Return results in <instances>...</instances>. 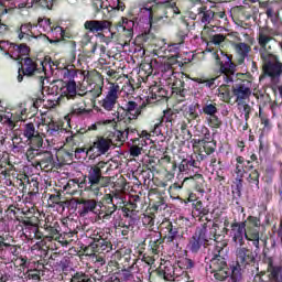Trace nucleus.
Segmentation results:
<instances>
[{"label":"nucleus","mask_w":282,"mask_h":282,"mask_svg":"<svg viewBox=\"0 0 282 282\" xmlns=\"http://www.w3.org/2000/svg\"><path fill=\"white\" fill-rule=\"evenodd\" d=\"M76 76H78V69H76L75 65H68L63 69L64 80H68V83H69L72 80H74V78H76Z\"/></svg>","instance_id":"nucleus-59"},{"label":"nucleus","mask_w":282,"mask_h":282,"mask_svg":"<svg viewBox=\"0 0 282 282\" xmlns=\"http://www.w3.org/2000/svg\"><path fill=\"white\" fill-rule=\"evenodd\" d=\"M234 47L238 54L237 64L243 65V63H246V58H248V54H250L252 47H250L249 44L243 43V42L236 43L234 45Z\"/></svg>","instance_id":"nucleus-44"},{"label":"nucleus","mask_w":282,"mask_h":282,"mask_svg":"<svg viewBox=\"0 0 282 282\" xmlns=\"http://www.w3.org/2000/svg\"><path fill=\"white\" fill-rule=\"evenodd\" d=\"M270 41H274V37H272V35H270V30H268V28L260 29L259 33H258V43H259L260 47L265 50L268 47V43H270Z\"/></svg>","instance_id":"nucleus-49"},{"label":"nucleus","mask_w":282,"mask_h":282,"mask_svg":"<svg viewBox=\"0 0 282 282\" xmlns=\"http://www.w3.org/2000/svg\"><path fill=\"white\" fill-rule=\"evenodd\" d=\"M1 52H6L7 56H10L13 61H20L21 67L18 69V83H23V76H28L29 78L32 76L39 77V85L42 89L45 87V79L47 78V74L45 73V65L47 62H41V67L39 68V64L36 61L30 56V52L32 50L25 43H12V42H1L0 43Z\"/></svg>","instance_id":"nucleus-4"},{"label":"nucleus","mask_w":282,"mask_h":282,"mask_svg":"<svg viewBox=\"0 0 282 282\" xmlns=\"http://www.w3.org/2000/svg\"><path fill=\"white\" fill-rule=\"evenodd\" d=\"M203 113L204 116L210 117L219 113V108H217V102L214 101H207L203 106Z\"/></svg>","instance_id":"nucleus-58"},{"label":"nucleus","mask_w":282,"mask_h":282,"mask_svg":"<svg viewBox=\"0 0 282 282\" xmlns=\"http://www.w3.org/2000/svg\"><path fill=\"white\" fill-rule=\"evenodd\" d=\"M20 186H22V193H25L30 197H35V195H39V181L32 178L31 181H28V183H23V181H20Z\"/></svg>","instance_id":"nucleus-46"},{"label":"nucleus","mask_w":282,"mask_h":282,"mask_svg":"<svg viewBox=\"0 0 282 282\" xmlns=\"http://www.w3.org/2000/svg\"><path fill=\"white\" fill-rule=\"evenodd\" d=\"M113 131L109 132L108 137H97V139L89 147V153H93V159L100 155H105L109 152V149L116 144V142H124L129 138L128 132L121 131L120 128L112 124Z\"/></svg>","instance_id":"nucleus-13"},{"label":"nucleus","mask_w":282,"mask_h":282,"mask_svg":"<svg viewBox=\"0 0 282 282\" xmlns=\"http://www.w3.org/2000/svg\"><path fill=\"white\" fill-rule=\"evenodd\" d=\"M217 65L220 66V72L226 76V83H234L231 86V96L235 98L237 105H246L252 96V80L254 78L250 73H237L235 77V64L232 63V55L225 54L226 61H221L217 51H214Z\"/></svg>","instance_id":"nucleus-5"},{"label":"nucleus","mask_w":282,"mask_h":282,"mask_svg":"<svg viewBox=\"0 0 282 282\" xmlns=\"http://www.w3.org/2000/svg\"><path fill=\"white\" fill-rule=\"evenodd\" d=\"M88 85V91L86 94H91L93 98H100L102 96V87H105V77L94 69L89 70L86 76H84Z\"/></svg>","instance_id":"nucleus-17"},{"label":"nucleus","mask_w":282,"mask_h":282,"mask_svg":"<svg viewBox=\"0 0 282 282\" xmlns=\"http://www.w3.org/2000/svg\"><path fill=\"white\" fill-rule=\"evenodd\" d=\"M116 210H118V206H116L113 203L108 205H102V203H99L97 207L98 219H102V221H109V219H111V215H113Z\"/></svg>","instance_id":"nucleus-43"},{"label":"nucleus","mask_w":282,"mask_h":282,"mask_svg":"<svg viewBox=\"0 0 282 282\" xmlns=\"http://www.w3.org/2000/svg\"><path fill=\"white\" fill-rule=\"evenodd\" d=\"M61 97L68 100H76V98H83V94L76 90V80L67 82L66 85L61 88Z\"/></svg>","instance_id":"nucleus-41"},{"label":"nucleus","mask_w":282,"mask_h":282,"mask_svg":"<svg viewBox=\"0 0 282 282\" xmlns=\"http://www.w3.org/2000/svg\"><path fill=\"white\" fill-rule=\"evenodd\" d=\"M37 25H40V28H43V32H46L47 34H50V32H52L53 30L61 29V26L54 25V23H52V20L47 18L39 19Z\"/></svg>","instance_id":"nucleus-56"},{"label":"nucleus","mask_w":282,"mask_h":282,"mask_svg":"<svg viewBox=\"0 0 282 282\" xmlns=\"http://www.w3.org/2000/svg\"><path fill=\"white\" fill-rule=\"evenodd\" d=\"M264 263L268 265V272H270L271 282H282V265H274L272 257L263 252Z\"/></svg>","instance_id":"nucleus-31"},{"label":"nucleus","mask_w":282,"mask_h":282,"mask_svg":"<svg viewBox=\"0 0 282 282\" xmlns=\"http://www.w3.org/2000/svg\"><path fill=\"white\" fill-rule=\"evenodd\" d=\"M187 184H186V178H184L182 181V183H173L170 187H169V195L171 197V199H180L182 200V188H186Z\"/></svg>","instance_id":"nucleus-47"},{"label":"nucleus","mask_w":282,"mask_h":282,"mask_svg":"<svg viewBox=\"0 0 282 282\" xmlns=\"http://www.w3.org/2000/svg\"><path fill=\"white\" fill-rule=\"evenodd\" d=\"M21 246L17 245V240L10 232L1 231L0 232V254H3V252H8L9 254H12L13 257H19Z\"/></svg>","instance_id":"nucleus-22"},{"label":"nucleus","mask_w":282,"mask_h":282,"mask_svg":"<svg viewBox=\"0 0 282 282\" xmlns=\"http://www.w3.org/2000/svg\"><path fill=\"white\" fill-rule=\"evenodd\" d=\"M164 85L172 89V94L176 95V100H178V102H184V100H186V95L188 94L186 83H184L183 79L177 78V75L170 77L166 82H164Z\"/></svg>","instance_id":"nucleus-25"},{"label":"nucleus","mask_w":282,"mask_h":282,"mask_svg":"<svg viewBox=\"0 0 282 282\" xmlns=\"http://www.w3.org/2000/svg\"><path fill=\"white\" fill-rule=\"evenodd\" d=\"M197 109H199V104H192L184 111V118L187 120V122H193V120H199V112H197Z\"/></svg>","instance_id":"nucleus-52"},{"label":"nucleus","mask_w":282,"mask_h":282,"mask_svg":"<svg viewBox=\"0 0 282 282\" xmlns=\"http://www.w3.org/2000/svg\"><path fill=\"white\" fill-rule=\"evenodd\" d=\"M205 120L207 122V126L210 129H221V127L224 124V121L217 115H212L209 117H206Z\"/></svg>","instance_id":"nucleus-57"},{"label":"nucleus","mask_w":282,"mask_h":282,"mask_svg":"<svg viewBox=\"0 0 282 282\" xmlns=\"http://www.w3.org/2000/svg\"><path fill=\"white\" fill-rule=\"evenodd\" d=\"M188 159L192 173H194V175H199V173H202V163L206 162L207 155H204L202 150H198L197 153L188 156Z\"/></svg>","instance_id":"nucleus-39"},{"label":"nucleus","mask_w":282,"mask_h":282,"mask_svg":"<svg viewBox=\"0 0 282 282\" xmlns=\"http://www.w3.org/2000/svg\"><path fill=\"white\" fill-rule=\"evenodd\" d=\"M120 91H122L120 86L118 84L111 83L108 87L105 98L99 101L101 109L105 111H113V109H116V105H118Z\"/></svg>","instance_id":"nucleus-20"},{"label":"nucleus","mask_w":282,"mask_h":282,"mask_svg":"<svg viewBox=\"0 0 282 282\" xmlns=\"http://www.w3.org/2000/svg\"><path fill=\"white\" fill-rule=\"evenodd\" d=\"M99 202L94 198H76L75 210L80 217H88L90 213L98 215Z\"/></svg>","instance_id":"nucleus-21"},{"label":"nucleus","mask_w":282,"mask_h":282,"mask_svg":"<svg viewBox=\"0 0 282 282\" xmlns=\"http://www.w3.org/2000/svg\"><path fill=\"white\" fill-rule=\"evenodd\" d=\"M256 164H259V156L256 153H252L249 156V160L239 155L236 158V167L234 173L236 175L234 184L235 187L232 188V202L236 200L237 206H239V199H241V191H243V177L247 176V182L249 186L254 187L256 191H259L260 177L261 173L259 170L254 169Z\"/></svg>","instance_id":"nucleus-7"},{"label":"nucleus","mask_w":282,"mask_h":282,"mask_svg":"<svg viewBox=\"0 0 282 282\" xmlns=\"http://www.w3.org/2000/svg\"><path fill=\"white\" fill-rule=\"evenodd\" d=\"M192 214L193 217H196L198 221H206L205 224H210V218L208 215L210 214V208L208 206H204V202L197 200L192 204Z\"/></svg>","instance_id":"nucleus-30"},{"label":"nucleus","mask_w":282,"mask_h":282,"mask_svg":"<svg viewBox=\"0 0 282 282\" xmlns=\"http://www.w3.org/2000/svg\"><path fill=\"white\" fill-rule=\"evenodd\" d=\"M161 78L166 83V80H170V78H173V76H177V73L173 69V64L165 63L161 66Z\"/></svg>","instance_id":"nucleus-54"},{"label":"nucleus","mask_w":282,"mask_h":282,"mask_svg":"<svg viewBox=\"0 0 282 282\" xmlns=\"http://www.w3.org/2000/svg\"><path fill=\"white\" fill-rule=\"evenodd\" d=\"M34 28H36L35 24L32 23H23L20 26L15 29V34L18 35L19 41H32V39H39V35L34 33Z\"/></svg>","instance_id":"nucleus-32"},{"label":"nucleus","mask_w":282,"mask_h":282,"mask_svg":"<svg viewBox=\"0 0 282 282\" xmlns=\"http://www.w3.org/2000/svg\"><path fill=\"white\" fill-rule=\"evenodd\" d=\"M47 269V260L45 258L31 259L29 260V264L26 271L24 272V278L29 281H40L42 276H45V271Z\"/></svg>","instance_id":"nucleus-16"},{"label":"nucleus","mask_w":282,"mask_h":282,"mask_svg":"<svg viewBox=\"0 0 282 282\" xmlns=\"http://www.w3.org/2000/svg\"><path fill=\"white\" fill-rule=\"evenodd\" d=\"M35 165L40 166V169H43L44 171H52L54 167V155L50 151L42 150V153L35 161Z\"/></svg>","instance_id":"nucleus-40"},{"label":"nucleus","mask_w":282,"mask_h":282,"mask_svg":"<svg viewBox=\"0 0 282 282\" xmlns=\"http://www.w3.org/2000/svg\"><path fill=\"white\" fill-rule=\"evenodd\" d=\"M91 110L87 109V106L84 104V106L80 102L74 104L70 107L69 113L65 116V120L70 127L72 118H83V116H89Z\"/></svg>","instance_id":"nucleus-35"},{"label":"nucleus","mask_w":282,"mask_h":282,"mask_svg":"<svg viewBox=\"0 0 282 282\" xmlns=\"http://www.w3.org/2000/svg\"><path fill=\"white\" fill-rule=\"evenodd\" d=\"M162 122H165V124H171V127L177 124V122H180V111L171 108L164 110L161 120L153 126L151 131L152 135H160L162 133Z\"/></svg>","instance_id":"nucleus-24"},{"label":"nucleus","mask_w":282,"mask_h":282,"mask_svg":"<svg viewBox=\"0 0 282 282\" xmlns=\"http://www.w3.org/2000/svg\"><path fill=\"white\" fill-rule=\"evenodd\" d=\"M58 248H69L68 241L65 238V234L58 232L57 236L48 242L47 247L45 248L46 252L47 250H58Z\"/></svg>","instance_id":"nucleus-45"},{"label":"nucleus","mask_w":282,"mask_h":282,"mask_svg":"<svg viewBox=\"0 0 282 282\" xmlns=\"http://www.w3.org/2000/svg\"><path fill=\"white\" fill-rule=\"evenodd\" d=\"M142 83L144 84L142 94L143 102L142 107H151L155 102H160L162 98H166V90L161 86H158L155 82V75H153V58L151 56H145L142 63Z\"/></svg>","instance_id":"nucleus-9"},{"label":"nucleus","mask_w":282,"mask_h":282,"mask_svg":"<svg viewBox=\"0 0 282 282\" xmlns=\"http://www.w3.org/2000/svg\"><path fill=\"white\" fill-rule=\"evenodd\" d=\"M160 229L161 232H165L163 240L160 239V236L154 234L153 237L144 239L142 246H147V242L149 241V250L152 254H160L162 251V243H167L177 250V248H180V242H177V239H180V228L175 227L173 221L167 219L161 223Z\"/></svg>","instance_id":"nucleus-11"},{"label":"nucleus","mask_w":282,"mask_h":282,"mask_svg":"<svg viewBox=\"0 0 282 282\" xmlns=\"http://www.w3.org/2000/svg\"><path fill=\"white\" fill-rule=\"evenodd\" d=\"M22 224L25 226L24 235L26 238L47 241V239H45V231H41V228H39L32 220H23Z\"/></svg>","instance_id":"nucleus-29"},{"label":"nucleus","mask_w":282,"mask_h":282,"mask_svg":"<svg viewBox=\"0 0 282 282\" xmlns=\"http://www.w3.org/2000/svg\"><path fill=\"white\" fill-rule=\"evenodd\" d=\"M221 21L224 25L228 23V15H226V11H214V28H219L221 25Z\"/></svg>","instance_id":"nucleus-61"},{"label":"nucleus","mask_w":282,"mask_h":282,"mask_svg":"<svg viewBox=\"0 0 282 282\" xmlns=\"http://www.w3.org/2000/svg\"><path fill=\"white\" fill-rule=\"evenodd\" d=\"M236 265H234L231 269L229 282H243V273H241V268L254 264V261H257V254H254V251L251 249L240 247L236 250Z\"/></svg>","instance_id":"nucleus-14"},{"label":"nucleus","mask_w":282,"mask_h":282,"mask_svg":"<svg viewBox=\"0 0 282 282\" xmlns=\"http://www.w3.org/2000/svg\"><path fill=\"white\" fill-rule=\"evenodd\" d=\"M194 83L198 85H205L208 89H216L217 88V77L208 78L206 76L196 77L194 78Z\"/></svg>","instance_id":"nucleus-55"},{"label":"nucleus","mask_w":282,"mask_h":282,"mask_svg":"<svg viewBox=\"0 0 282 282\" xmlns=\"http://www.w3.org/2000/svg\"><path fill=\"white\" fill-rule=\"evenodd\" d=\"M180 173H184L185 175H191L193 171L191 170V161L188 158L183 159L177 166Z\"/></svg>","instance_id":"nucleus-64"},{"label":"nucleus","mask_w":282,"mask_h":282,"mask_svg":"<svg viewBox=\"0 0 282 282\" xmlns=\"http://www.w3.org/2000/svg\"><path fill=\"white\" fill-rule=\"evenodd\" d=\"M131 254L124 252L123 249L117 250L108 262V268H115V274L119 281L142 282V273H140V259H135L130 267Z\"/></svg>","instance_id":"nucleus-8"},{"label":"nucleus","mask_w":282,"mask_h":282,"mask_svg":"<svg viewBox=\"0 0 282 282\" xmlns=\"http://www.w3.org/2000/svg\"><path fill=\"white\" fill-rule=\"evenodd\" d=\"M246 224L247 221H237L236 219L230 225V237L236 246H243L246 241Z\"/></svg>","instance_id":"nucleus-28"},{"label":"nucleus","mask_w":282,"mask_h":282,"mask_svg":"<svg viewBox=\"0 0 282 282\" xmlns=\"http://www.w3.org/2000/svg\"><path fill=\"white\" fill-rule=\"evenodd\" d=\"M62 197L61 192L51 194L47 199L48 208H56V206H58L62 210H65V202L62 200Z\"/></svg>","instance_id":"nucleus-50"},{"label":"nucleus","mask_w":282,"mask_h":282,"mask_svg":"<svg viewBox=\"0 0 282 282\" xmlns=\"http://www.w3.org/2000/svg\"><path fill=\"white\" fill-rule=\"evenodd\" d=\"M21 212L20 208H18L17 205H9L8 208L6 209V215L8 219L11 220H19V213Z\"/></svg>","instance_id":"nucleus-63"},{"label":"nucleus","mask_w":282,"mask_h":282,"mask_svg":"<svg viewBox=\"0 0 282 282\" xmlns=\"http://www.w3.org/2000/svg\"><path fill=\"white\" fill-rule=\"evenodd\" d=\"M44 141H31L28 142V149L25 152V158L28 162H36L43 152Z\"/></svg>","instance_id":"nucleus-33"},{"label":"nucleus","mask_w":282,"mask_h":282,"mask_svg":"<svg viewBox=\"0 0 282 282\" xmlns=\"http://www.w3.org/2000/svg\"><path fill=\"white\" fill-rule=\"evenodd\" d=\"M202 151V153H205L204 155H213L217 151V141L215 139H212V141H205L204 143H198Z\"/></svg>","instance_id":"nucleus-51"},{"label":"nucleus","mask_w":282,"mask_h":282,"mask_svg":"<svg viewBox=\"0 0 282 282\" xmlns=\"http://www.w3.org/2000/svg\"><path fill=\"white\" fill-rule=\"evenodd\" d=\"M177 268L170 260L163 261L158 270L159 276H163L165 281H173Z\"/></svg>","instance_id":"nucleus-38"},{"label":"nucleus","mask_w":282,"mask_h":282,"mask_svg":"<svg viewBox=\"0 0 282 282\" xmlns=\"http://www.w3.org/2000/svg\"><path fill=\"white\" fill-rule=\"evenodd\" d=\"M196 17L204 25V32H215V10L202 6L198 8Z\"/></svg>","instance_id":"nucleus-26"},{"label":"nucleus","mask_w":282,"mask_h":282,"mask_svg":"<svg viewBox=\"0 0 282 282\" xmlns=\"http://www.w3.org/2000/svg\"><path fill=\"white\" fill-rule=\"evenodd\" d=\"M69 282H91V274H87L83 271H77L72 275Z\"/></svg>","instance_id":"nucleus-62"},{"label":"nucleus","mask_w":282,"mask_h":282,"mask_svg":"<svg viewBox=\"0 0 282 282\" xmlns=\"http://www.w3.org/2000/svg\"><path fill=\"white\" fill-rule=\"evenodd\" d=\"M217 230H219V225L217 223H213L212 226L208 225V223L198 225L192 237L188 239L187 250L192 252V254H199L202 248H208L212 241L219 243Z\"/></svg>","instance_id":"nucleus-10"},{"label":"nucleus","mask_w":282,"mask_h":282,"mask_svg":"<svg viewBox=\"0 0 282 282\" xmlns=\"http://www.w3.org/2000/svg\"><path fill=\"white\" fill-rule=\"evenodd\" d=\"M185 182L187 185L193 186L194 191H196L197 193H200L202 195L206 193V189H205L206 180H204V175L194 174L191 177H185Z\"/></svg>","instance_id":"nucleus-42"},{"label":"nucleus","mask_w":282,"mask_h":282,"mask_svg":"<svg viewBox=\"0 0 282 282\" xmlns=\"http://www.w3.org/2000/svg\"><path fill=\"white\" fill-rule=\"evenodd\" d=\"M37 129L41 131L42 138H51V140L58 138L63 133L61 124L52 119L50 121L42 119V122L37 124Z\"/></svg>","instance_id":"nucleus-27"},{"label":"nucleus","mask_w":282,"mask_h":282,"mask_svg":"<svg viewBox=\"0 0 282 282\" xmlns=\"http://www.w3.org/2000/svg\"><path fill=\"white\" fill-rule=\"evenodd\" d=\"M22 134L26 138V142H43L41 130H36V126L32 122L24 124Z\"/></svg>","instance_id":"nucleus-36"},{"label":"nucleus","mask_w":282,"mask_h":282,"mask_svg":"<svg viewBox=\"0 0 282 282\" xmlns=\"http://www.w3.org/2000/svg\"><path fill=\"white\" fill-rule=\"evenodd\" d=\"M142 262L145 263V265H143V271L148 272L149 281H150L151 274H153V270L151 271V265H153L155 263V258H153V256H147L144 253L142 257Z\"/></svg>","instance_id":"nucleus-60"},{"label":"nucleus","mask_w":282,"mask_h":282,"mask_svg":"<svg viewBox=\"0 0 282 282\" xmlns=\"http://www.w3.org/2000/svg\"><path fill=\"white\" fill-rule=\"evenodd\" d=\"M98 124H100V122L94 123L88 128H79L76 132H72V134L66 138L65 147H78L82 142H85L86 138H89L90 131H98Z\"/></svg>","instance_id":"nucleus-23"},{"label":"nucleus","mask_w":282,"mask_h":282,"mask_svg":"<svg viewBox=\"0 0 282 282\" xmlns=\"http://www.w3.org/2000/svg\"><path fill=\"white\" fill-rule=\"evenodd\" d=\"M84 28L90 34H100L109 29V22L107 20H87Z\"/></svg>","instance_id":"nucleus-34"},{"label":"nucleus","mask_w":282,"mask_h":282,"mask_svg":"<svg viewBox=\"0 0 282 282\" xmlns=\"http://www.w3.org/2000/svg\"><path fill=\"white\" fill-rule=\"evenodd\" d=\"M140 87H142V76L140 73L135 77H130L121 87V93L124 98H128L124 106H121L116 111V119L105 120L104 124H115L117 129H120L123 133H135V128L131 127L134 120H138L142 115V96L137 95L140 91Z\"/></svg>","instance_id":"nucleus-2"},{"label":"nucleus","mask_w":282,"mask_h":282,"mask_svg":"<svg viewBox=\"0 0 282 282\" xmlns=\"http://www.w3.org/2000/svg\"><path fill=\"white\" fill-rule=\"evenodd\" d=\"M152 134H149L147 130L142 131V192H143V206H148L143 213L142 224L144 228L152 230L155 226V213L166 208V200L164 196L158 191V185H155V173H158V166L161 164L166 165V171L172 175H175L177 171V163L173 161L171 155L164 153L161 159L155 156V145L153 144Z\"/></svg>","instance_id":"nucleus-1"},{"label":"nucleus","mask_w":282,"mask_h":282,"mask_svg":"<svg viewBox=\"0 0 282 282\" xmlns=\"http://www.w3.org/2000/svg\"><path fill=\"white\" fill-rule=\"evenodd\" d=\"M226 246H228L226 240L219 241L215 245L213 257L209 261V271L228 267V262H226V251H224Z\"/></svg>","instance_id":"nucleus-19"},{"label":"nucleus","mask_w":282,"mask_h":282,"mask_svg":"<svg viewBox=\"0 0 282 282\" xmlns=\"http://www.w3.org/2000/svg\"><path fill=\"white\" fill-rule=\"evenodd\" d=\"M57 161L62 165H69L74 162V151L70 150H59L56 154Z\"/></svg>","instance_id":"nucleus-48"},{"label":"nucleus","mask_w":282,"mask_h":282,"mask_svg":"<svg viewBox=\"0 0 282 282\" xmlns=\"http://www.w3.org/2000/svg\"><path fill=\"white\" fill-rule=\"evenodd\" d=\"M130 20L123 19V23L128 25V28H138L140 23H142V6L139 4L137 7H132L130 9Z\"/></svg>","instance_id":"nucleus-37"},{"label":"nucleus","mask_w":282,"mask_h":282,"mask_svg":"<svg viewBox=\"0 0 282 282\" xmlns=\"http://www.w3.org/2000/svg\"><path fill=\"white\" fill-rule=\"evenodd\" d=\"M245 227V239L252 241V246L259 250V228H261V219L256 216H248Z\"/></svg>","instance_id":"nucleus-18"},{"label":"nucleus","mask_w":282,"mask_h":282,"mask_svg":"<svg viewBox=\"0 0 282 282\" xmlns=\"http://www.w3.org/2000/svg\"><path fill=\"white\" fill-rule=\"evenodd\" d=\"M107 166L105 162L86 166V174L80 178H72L67 182L65 191L76 193V188H80L85 193H91L95 197L102 195V188H107L111 183L108 176L102 175V169Z\"/></svg>","instance_id":"nucleus-6"},{"label":"nucleus","mask_w":282,"mask_h":282,"mask_svg":"<svg viewBox=\"0 0 282 282\" xmlns=\"http://www.w3.org/2000/svg\"><path fill=\"white\" fill-rule=\"evenodd\" d=\"M140 195H142V189L138 192L135 191V187H133L130 192L129 203L122 207L123 217L128 219V224L127 220L115 223V226H118L119 228H126L121 231L123 236L129 235V230L140 224V209H138V203H140L141 199Z\"/></svg>","instance_id":"nucleus-12"},{"label":"nucleus","mask_w":282,"mask_h":282,"mask_svg":"<svg viewBox=\"0 0 282 282\" xmlns=\"http://www.w3.org/2000/svg\"><path fill=\"white\" fill-rule=\"evenodd\" d=\"M44 232H45V240H41L35 242L31 250H37L41 252V257H47V250L45 249L50 243H52V240L58 237V232H61V224L56 218L53 216H47L44 220V226H42Z\"/></svg>","instance_id":"nucleus-15"},{"label":"nucleus","mask_w":282,"mask_h":282,"mask_svg":"<svg viewBox=\"0 0 282 282\" xmlns=\"http://www.w3.org/2000/svg\"><path fill=\"white\" fill-rule=\"evenodd\" d=\"M209 272L213 274L214 279L219 282H224L230 276V269L228 267H223Z\"/></svg>","instance_id":"nucleus-53"},{"label":"nucleus","mask_w":282,"mask_h":282,"mask_svg":"<svg viewBox=\"0 0 282 282\" xmlns=\"http://www.w3.org/2000/svg\"><path fill=\"white\" fill-rule=\"evenodd\" d=\"M169 10L180 14L175 0H145L142 4L143 33H142V56H147V45H155V34L151 32L158 21L169 19ZM148 43V44H147Z\"/></svg>","instance_id":"nucleus-3"}]
</instances>
